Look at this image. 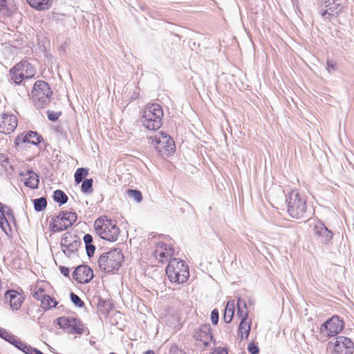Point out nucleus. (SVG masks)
<instances>
[{"mask_svg":"<svg viewBox=\"0 0 354 354\" xmlns=\"http://www.w3.org/2000/svg\"><path fill=\"white\" fill-rule=\"evenodd\" d=\"M162 106L157 103L146 104L140 112V122L149 131H157L162 126Z\"/></svg>","mask_w":354,"mask_h":354,"instance_id":"obj_1","label":"nucleus"},{"mask_svg":"<svg viewBox=\"0 0 354 354\" xmlns=\"http://www.w3.org/2000/svg\"><path fill=\"white\" fill-rule=\"evenodd\" d=\"M93 229L99 237L109 242L116 241L120 234L116 221L105 215L98 217L94 221Z\"/></svg>","mask_w":354,"mask_h":354,"instance_id":"obj_2","label":"nucleus"},{"mask_svg":"<svg viewBox=\"0 0 354 354\" xmlns=\"http://www.w3.org/2000/svg\"><path fill=\"white\" fill-rule=\"evenodd\" d=\"M286 203L287 212L292 218L304 219L307 217V199L304 194L292 190L286 196Z\"/></svg>","mask_w":354,"mask_h":354,"instance_id":"obj_3","label":"nucleus"},{"mask_svg":"<svg viewBox=\"0 0 354 354\" xmlns=\"http://www.w3.org/2000/svg\"><path fill=\"white\" fill-rule=\"evenodd\" d=\"M124 260V256L119 248L102 253L97 260L99 268L104 273L114 274L119 270Z\"/></svg>","mask_w":354,"mask_h":354,"instance_id":"obj_4","label":"nucleus"},{"mask_svg":"<svg viewBox=\"0 0 354 354\" xmlns=\"http://www.w3.org/2000/svg\"><path fill=\"white\" fill-rule=\"evenodd\" d=\"M237 316L240 323L237 329V339L241 342L248 339L251 330L252 319L249 318L248 310L245 300L239 297L237 299Z\"/></svg>","mask_w":354,"mask_h":354,"instance_id":"obj_5","label":"nucleus"},{"mask_svg":"<svg viewBox=\"0 0 354 354\" xmlns=\"http://www.w3.org/2000/svg\"><path fill=\"white\" fill-rule=\"evenodd\" d=\"M166 274L172 283H183L187 281L189 277V271L185 262L180 259L174 258L169 261Z\"/></svg>","mask_w":354,"mask_h":354,"instance_id":"obj_6","label":"nucleus"},{"mask_svg":"<svg viewBox=\"0 0 354 354\" xmlns=\"http://www.w3.org/2000/svg\"><path fill=\"white\" fill-rule=\"evenodd\" d=\"M53 91L48 83L44 80H37L32 86L30 96L35 105L44 108L49 104Z\"/></svg>","mask_w":354,"mask_h":354,"instance_id":"obj_7","label":"nucleus"},{"mask_svg":"<svg viewBox=\"0 0 354 354\" xmlns=\"http://www.w3.org/2000/svg\"><path fill=\"white\" fill-rule=\"evenodd\" d=\"M150 139L152 146L162 157H169L174 153L176 151L174 140L167 133L160 131Z\"/></svg>","mask_w":354,"mask_h":354,"instance_id":"obj_8","label":"nucleus"},{"mask_svg":"<svg viewBox=\"0 0 354 354\" xmlns=\"http://www.w3.org/2000/svg\"><path fill=\"white\" fill-rule=\"evenodd\" d=\"M37 70L34 65L28 61H21L16 64L9 71L11 80L17 84H21L24 80L34 77Z\"/></svg>","mask_w":354,"mask_h":354,"instance_id":"obj_9","label":"nucleus"},{"mask_svg":"<svg viewBox=\"0 0 354 354\" xmlns=\"http://www.w3.org/2000/svg\"><path fill=\"white\" fill-rule=\"evenodd\" d=\"M77 219L75 212H61L56 216L51 218L49 223V228L53 232L64 231L71 227Z\"/></svg>","mask_w":354,"mask_h":354,"instance_id":"obj_10","label":"nucleus"},{"mask_svg":"<svg viewBox=\"0 0 354 354\" xmlns=\"http://www.w3.org/2000/svg\"><path fill=\"white\" fill-rule=\"evenodd\" d=\"M54 323L61 328L67 330L70 333L81 335L84 333V326L82 322L73 317H60Z\"/></svg>","mask_w":354,"mask_h":354,"instance_id":"obj_11","label":"nucleus"},{"mask_svg":"<svg viewBox=\"0 0 354 354\" xmlns=\"http://www.w3.org/2000/svg\"><path fill=\"white\" fill-rule=\"evenodd\" d=\"M344 323L337 315H333L320 326V333H326L328 337L339 334L344 328Z\"/></svg>","mask_w":354,"mask_h":354,"instance_id":"obj_12","label":"nucleus"},{"mask_svg":"<svg viewBox=\"0 0 354 354\" xmlns=\"http://www.w3.org/2000/svg\"><path fill=\"white\" fill-rule=\"evenodd\" d=\"M319 12L324 20L331 21L341 12L339 3L336 0H322Z\"/></svg>","mask_w":354,"mask_h":354,"instance_id":"obj_13","label":"nucleus"},{"mask_svg":"<svg viewBox=\"0 0 354 354\" xmlns=\"http://www.w3.org/2000/svg\"><path fill=\"white\" fill-rule=\"evenodd\" d=\"M332 351L334 354H353L354 344L348 337L338 336L333 344Z\"/></svg>","mask_w":354,"mask_h":354,"instance_id":"obj_14","label":"nucleus"},{"mask_svg":"<svg viewBox=\"0 0 354 354\" xmlns=\"http://www.w3.org/2000/svg\"><path fill=\"white\" fill-rule=\"evenodd\" d=\"M25 300L24 292L21 290H9L4 294V303L8 304L12 310H18Z\"/></svg>","mask_w":354,"mask_h":354,"instance_id":"obj_15","label":"nucleus"},{"mask_svg":"<svg viewBox=\"0 0 354 354\" xmlns=\"http://www.w3.org/2000/svg\"><path fill=\"white\" fill-rule=\"evenodd\" d=\"M1 15L7 23H11L12 19L18 20L20 18L17 5L13 0H1Z\"/></svg>","mask_w":354,"mask_h":354,"instance_id":"obj_16","label":"nucleus"},{"mask_svg":"<svg viewBox=\"0 0 354 354\" xmlns=\"http://www.w3.org/2000/svg\"><path fill=\"white\" fill-rule=\"evenodd\" d=\"M80 245L79 241L75 239L70 232H66L61 240V246L63 252L67 255L71 256L74 252H77L78 246Z\"/></svg>","mask_w":354,"mask_h":354,"instance_id":"obj_17","label":"nucleus"},{"mask_svg":"<svg viewBox=\"0 0 354 354\" xmlns=\"http://www.w3.org/2000/svg\"><path fill=\"white\" fill-rule=\"evenodd\" d=\"M73 279L79 283H86L94 277L93 270L86 265L77 266L73 273Z\"/></svg>","mask_w":354,"mask_h":354,"instance_id":"obj_18","label":"nucleus"},{"mask_svg":"<svg viewBox=\"0 0 354 354\" xmlns=\"http://www.w3.org/2000/svg\"><path fill=\"white\" fill-rule=\"evenodd\" d=\"M42 140V137L35 131H29L18 135L15 140V145L28 143L38 145Z\"/></svg>","mask_w":354,"mask_h":354,"instance_id":"obj_19","label":"nucleus"},{"mask_svg":"<svg viewBox=\"0 0 354 354\" xmlns=\"http://www.w3.org/2000/svg\"><path fill=\"white\" fill-rule=\"evenodd\" d=\"M174 254V248L162 242L156 244L153 255L160 263L166 262Z\"/></svg>","mask_w":354,"mask_h":354,"instance_id":"obj_20","label":"nucleus"},{"mask_svg":"<svg viewBox=\"0 0 354 354\" xmlns=\"http://www.w3.org/2000/svg\"><path fill=\"white\" fill-rule=\"evenodd\" d=\"M18 125V120L15 115L4 113L1 117V133L10 134L12 133Z\"/></svg>","mask_w":354,"mask_h":354,"instance_id":"obj_21","label":"nucleus"},{"mask_svg":"<svg viewBox=\"0 0 354 354\" xmlns=\"http://www.w3.org/2000/svg\"><path fill=\"white\" fill-rule=\"evenodd\" d=\"M195 339L201 342L205 347L209 344L212 339L211 329L209 325H203L194 333Z\"/></svg>","mask_w":354,"mask_h":354,"instance_id":"obj_22","label":"nucleus"},{"mask_svg":"<svg viewBox=\"0 0 354 354\" xmlns=\"http://www.w3.org/2000/svg\"><path fill=\"white\" fill-rule=\"evenodd\" d=\"M21 180L24 185L31 189H36L38 187L39 179V176L31 170H26L21 173Z\"/></svg>","mask_w":354,"mask_h":354,"instance_id":"obj_23","label":"nucleus"},{"mask_svg":"<svg viewBox=\"0 0 354 354\" xmlns=\"http://www.w3.org/2000/svg\"><path fill=\"white\" fill-rule=\"evenodd\" d=\"M50 288V284L44 280L37 281L32 287V297L39 300L43 296L46 295L48 290Z\"/></svg>","mask_w":354,"mask_h":354,"instance_id":"obj_24","label":"nucleus"},{"mask_svg":"<svg viewBox=\"0 0 354 354\" xmlns=\"http://www.w3.org/2000/svg\"><path fill=\"white\" fill-rule=\"evenodd\" d=\"M14 222L15 218L12 209L1 205V229L7 234L5 223L9 226L10 223H14Z\"/></svg>","mask_w":354,"mask_h":354,"instance_id":"obj_25","label":"nucleus"},{"mask_svg":"<svg viewBox=\"0 0 354 354\" xmlns=\"http://www.w3.org/2000/svg\"><path fill=\"white\" fill-rule=\"evenodd\" d=\"M166 324L174 330H180L183 326L181 314L176 312L167 316Z\"/></svg>","mask_w":354,"mask_h":354,"instance_id":"obj_26","label":"nucleus"},{"mask_svg":"<svg viewBox=\"0 0 354 354\" xmlns=\"http://www.w3.org/2000/svg\"><path fill=\"white\" fill-rule=\"evenodd\" d=\"M314 232L316 235L322 239L324 243H327L332 239L333 234L323 224L319 223L314 227Z\"/></svg>","mask_w":354,"mask_h":354,"instance_id":"obj_27","label":"nucleus"},{"mask_svg":"<svg viewBox=\"0 0 354 354\" xmlns=\"http://www.w3.org/2000/svg\"><path fill=\"white\" fill-rule=\"evenodd\" d=\"M39 301H40L41 302V308L45 311L49 310L53 308L57 307V306L59 304L56 298L50 297L48 295L43 296V297L41 298Z\"/></svg>","mask_w":354,"mask_h":354,"instance_id":"obj_28","label":"nucleus"},{"mask_svg":"<svg viewBox=\"0 0 354 354\" xmlns=\"http://www.w3.org/2000/svg\"><path fill=\"white\" fill-rule=\"evenodd\" d=\"M27 2L38 10H48L51 6V0H27Z\"/></svg>","mask_w":354,"mask_h":354,"instance_id":"obj_29","label":"nucleus"},{"mask_svg":"<svg viewBox=\"0 0 354 354\" xmlns=\"http://www.w3.org/2000/svg\"><path fill=\"white\" fill-rule=\"evenodd\" d=\"M234 314V302L229 301L226 304L225 309L223 315V319L226 323H230L232 321Z\"/></svg>","mask_w":354,"mask_h":354,"instance_id":"obj_30","label":"nucleus"},{"mask_svg":"<svg viewBox=\"0 0 354 354\" xmlns=\"http://www.w3.org/2000/svg\"><path fill=\"white\" fill-rule=\"evenodd\" d=\"M88 175V170L86 168H78L74 175L76 184L80 183L84 178Z\"/></svg>","mask_w":354,"mask_h":354,"instance_id":"obj_31","label":"nucleus"},{"mask_svg":"<svg viewBox=\"0 0 354 354\" xmlns=\"http://www.w3.org/2000/svg\"><path fill=\"white\" fill-rule=\"evenodd\" d=\"M53 199L55 202L59 203L60 205H62L67 202L68 196L63 191L57 189L54 192Z\"/></svg>","mask_w":354,"mask_h":354,"instance_id":"obj_32","label":"nucleus"},{"mask_svg":"<svg viewBox=\"0 0 354 354\" xmlns=\"http://www.w3.org/2000/svg\"><path fill=\"white\" fill-rule=\"evenodd\" d=\"M33 203L35 209L37 212L43 211L47 205V201L44 197L35 199Z\"/></svg>","mask_w":354,"mask_h":354,"instance_id":"obj_33","label":"nucleus"},{"mask_svg":"<svg viewBox=\"0 0 354 354\" xmlns=\"http://www.w3.org/2000/svg\"><path fill=\"white\" fill-rule=\"evenodd\" d=\"M1 338L5 339L6 341L15 345L16 347H18L19 343H21V341L17 339L12 335H8L6 332L1 330Z\"/></svg>","mask_w":354,"mask_h":354,"instance_id":"obj_34","label":"nucleus"},{"mask_svg":"<svg viewBox=\"0 0 354 354\" xmlns=\"http://www.w3.org/2000/svg\"><path fill=\"white\" fill-rule=\"evenodd\" d=\"M93 179H85L82 184L81 190L84 193H91L93 191Z\"/></svg>","mask_w":354,"mask_h":354,"instance_id":"obj_35","label":"nucleus"},{"mask_svg":"<svg viewBox=\"0 0 354 354\" xmlns=\"http://www.w3.org/2000/svg\"><path fill=\"white\" fill-rule=\"evenodd\" d=\"M127 194H128L129 196L133 198L134 200L138 203L141 202L142 200V193L139 190L128 189L127 191Z\"/></svg>","mask_w":354,"mask_h":354,"instance_id":"obj_36","label":"nucleus"},{"mask_svg":"<svg viewBox=\"0 0 354 354\" xmlns=\"http://www.w3.org/2000/svg\"><path fill=\"white\" fill-rule=\"evenodd\" d=\"M19 349L21 350L26 354H36L37 349L31 347L30 346H28L26 344L19 343V346L17 347Z\"/></svg>","mask_w":354,"mask_h":354,"instance_id":"obj_37","label":"nucleus"},{"mask_svg":"<svg viewBox=\"0 0 354 354\" xmlns=\"http://www.w3.org/2000/svg\"><path fill=\"white\" fill-rule=\"evenodd\" d=\"M248 350L251 354H259V348L258 345L254 342H251L249 343L248 346Z\"/></svg>","mask_w":354,"mask_h":354,"instance_id":"obj_38","label":"nucleus"},{"mask_svg":"<svg viewBox=\"0 0 354 354\" xmlns=\"http://www.w3.org/2000/svg\"><path fill=\"white\" fill-rule=\"evenodd\" d=\"M71 301L79 307H82L84 305V302L81 300V299L73 292L71 293Z\"/></svg>","mask_w":354,"mask_h":354,"instance_id":"obj_39","label":"nucleus"},{"mask_svg":"<svg viewBox=\"0 0 354 354\" xmlns=\"http://www.w3.org/2000/svg\"><path fill=\"white\" fill-rule=\"evenodd\" d=\"M218 310L217 309H214L211 313V320L212 324H216L218 322Z\"/></svg>","mask_w":354,"mask_h":354,"instance_id":"obj_40","label":"nucleus"},{"mask_svg":"<svg viewBox=\"0 0 354 354\" xmlns=\"http://www.w3.org/2000/svg\"><path fill=\"white\" fill-rule=\"evenodd\" d=\"M212 354H228V351L226 348L217 347L214 349Z\"/></svg>","mask_w":354,"mask_h":354,"instance_id":"obj_41","label":"nucleus"},{"mask_svg":"<svg viewBox=\"0 0 354 354\" xmlns=\"http://www.w3.org/2000/svg\"><path fill=\"white\" fill-rule=\"evenodd\" d=\"M86 248L87 254L89 257H91L94 254L95 251V247L94 245H93V244L86 245Z\"/></svg>","mask_w":354,"mask_h":354,"instance_id":"obj_42","label":"nucleus"},{"mask_svg":"<svg viewBox=\"0 0 354 354\" xmlns=\"http://www.w3.org/2000/svg\"><path fill=\"white\" fill-rule=\"evenodd\" d=\"M60 115V113L52 112V111H48V118L51 121H55L57 120Z\"/></svg>","mask_w":354,"mask_h":354,"instance_id":"obj_43","label":"nucleus"},{"mask_svg":"<svg viewBox=\"0 0 354 354\" xmlns=\"http://www.w3.org/2000/svg\"><path fill=\"white\" fill-rule=\"evenodd\" d=\"M335 67H336V64L333 61L328 60L326 62V68L328 72H330L331 71L335 70Z\"/></svg>","mask_w":354,"mask_h":354,"instance_id":"obj_44","label":"nucleus"},{"mask_svg":"<svg viewBox=\"0 0 354 354\" xmlns=\"http://www.w3.org/2000/svg\"><path fill=\"white\" fill-rule=\"evenodd\" d=\"M83 239H84V241L86 245H89V244H92L93 237H92V236L91 234H85L84 236Z\"/></svg>","mask_w":354,"mask_h":354,"instance_id":"obj_45","label":"nucleus"},{"mask_svg":"<svg viewBox=\"0 0 354 354\" xmlns=\"http://www.w3.org/2000/svg\"><path fill=\"white\" fill-rule=\"evenodd\" d=\"M60 270H61L62 274H63L64 276H68L70 270L68 268L62 267L60 268Z\"/></svg>","mask_w":354,"mask_h":354,"instance_id":"obj_46","label":"nucleus"},{"mask_svg":"<svg viewBox=\"0 0 354 354\" xmlns=\"http://www.w3.org/2000/svg\"><path fill=\"white\" fill-rule=\"evenodd\" d=\"M145 354H155L153 351L149 350L145 352Z\"/></svg>","mask_w":354,"mask_h":354,"instance_id":"obj_47","label":"nucleus"},{"mask_svg":"<svg viewBox=\"0 0 354 354\" xmlns=\"http://www.w3.org/2000/svg\"><path fill=\"white\" fill-rule=\"evenodd\" d=\"M36 354H44L41 351H40L39 350H37Z\"/></svg>","mask_w":354,"mask_h":354,"instance_id":"obj_48","label":"nucleus"}]
</instances>
